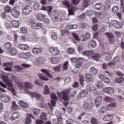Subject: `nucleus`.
Instances as JSON below:
<instances>
[{
  "label": "nucleus",
  "mask_w": 124,
  "mask_h": 124,
  "mask_svg": "<svg viewBox=\"0 0 124 124\" xmlns=\"http://www.w3.org/2000/svg\"><path fill=\"white\" fill-rule=\"evenodd\" d=\"M36 18L39 21H44L45 20V16L42 14H39L36 16Z\"/></svg>",
  "instance_id": "nucleus-22"
},
{
  "label": "nucleus",
  "mask_w": 124,
  "mask_h": 124,
  "mask_svg": "<svg viewBox=\"0 0 124 124\" xmlns=\"http://www.w3.org/2000/svg\"><path fill=\"white\" fill-rule=\"evenodd\" d=\"M73 93H76V92L74 91V90L72 88L59 92L58 96L64 101H68L69 100V94H73Z\"/></svg>",
  "instance_id": "nucleus-1"
},
{
  "label": "nucleus",
  "mask_w": 124,
  "mask_h": 124,
  "mask_svg": "<svg viewBox=\"0 0 124 124\" xmlns=\"http://www.w3.org/2000/svg\"><path fill=\"white\" fill-rule=\"evenodd\" d=\"M50 97L52 98L51 100L50 101V102L52 105V106L55 107V105H56V101L58 100V97L57 96V95L54 93H51L50 94Z\"/></svg>",
  "instance_id": "nucleus-8"
},
{
  "label": "nucleus",
  "mask_w": 124,
  "mask_h": 124,
  "mask_svg": "<svg viewBox=\"0 0 124 124\" xmlns=\"http://www.w3.org/2000/svg\"><path fill=\"white\" fill-rule=\"evenodd\" d=\"M85 79H86L87 82H91L93 80V78H92V75L86 74L85 75Z\"/></svg>",
  "instance_id": "nucleus-41"
},
{
  "label": "nucleus",
  "mask_w": 124,
  "mask_h": 124,
  "mask_svg": "<svg viewBox=\"0 0 124 124\" xmlns=\"http://www.w3.org/2000/svg\"><path fill=\"white\" fill-rule=\"evenodd\" d=\"M68 65H69V64L68 63V61L66 62L63 64L62 69L63 71L65 70H67V68L68 67Z\"/></svg>",
  "instance_id": "nucleus-48"
},
{
  "label": "nucleus",
  "mask_w": 124,
  "mask_h": 124,
  "mask_svg": "<svg viewBox=\"0 0 124 124\" xmlns=\"http://www.w3.org/2000/svg\"><path fill=\"white\" fill-rule=\"evenodd\" d=\"M0 99L3 102H6L7 103L8 102H9L10 100H11V97L8 95L2 94L0 95Z\"/></svg>",
  "instance_id": "nucleus-9"
},
{
  "label": "nucleus",
  "mask_w": 124,
  "mask_h": 124,
  "mask_svg": "<svg viewBox=\"0 0 124 124\" xmlns=\"http://www.w3.org/2000/svg\"><path fill=\"white\" fill-rule=\"evenodd\" d=\"M5 27L6 29H7V30L12 29V25L9 23H5Z\"/></svg>",
  "instance_id": "nucleus-58"
},
{
  "label": "nucleus",
  "mask_w": 124,
  "mask_h": 124,
  "mask_svg": "<svg viewBox=\"0 0 124 124\" xmlns=\"http://www.w3.org/2000/svg\"><path fill=\"white\" fill-rule=\"evenodd\" d=\"M32 53H33L34 55H39V54L42 53V48L34 47L32 49Z\"/></svg>",
  "instance_id": "nucleus-13"
},
{
  "label": "nucleus",
  "mask_w": 124,
  "mask_h": 124,
  "mask_svg": "<svg viewBox=\"0 0 124 124\" xmlns=\"http://www.w3.org/2000/svg\"><path fill=\"white\" fill-rule=\"evenodd\" d=\"M32 110L33 112L34 115H35L36 116L40 114V111L38 109L32 108Z\"/></svg>",
  "instance_id": "nucleus-54"
},
{
  "label": "nucleus",
  "mask_w": 124,
  "mask_h": 124,
  "mask_svg": "<svg viewBox=\"0 0 124 124\" xmlns=\"http://www.w3.org/2000/svg\"><path fill=\"white\" fill-rule=\"evenodd\" d=\"M107 107L104 106L102 107L99 110V114H104L105 112L107 111Z\"/></svg>",
  "instance_id": "nucleus-38"
},
{
  "label": "nucleus",
  "mask_w": 124,
  "mask_h": 124,
  "mask_svg": "<svg viewBox=\"0 0 124 124\" xmlns=\"http://www.w3.org/2000/svg\"><path fill=\"white\" fill-rule=\"evenodd\" d=\"M2 78L4 83H6L8 86L7 90H9L13 95L16 96V95H17V92H16V90H15L14 87H13V84H12V80L9 79L8 76L6 75L2 76Z\"/></svg>",
  "instance_id": "nucleus-2"
},
{
  "label": "nucleus",
  "mask_w": 124,
  "mask_h": 124,
  "mask_svg": "<svg viewBox=\"0 0 124 124\" xmlns=\"http://www.w3.org/2000/svg\"><path fill=\"white\" fill-rule=\"evenodd\" d=\"M43 26V24L40 22L35 23L32 22L31 28L33 30H39Z\"/></svg>",
  "instance_id": "nucleus-5"
},
{
  "label": "nucleus",
  "mask_w": 124,
  "mask_h": 124,
  "mask_svg": "<svg viewBox=\"0 0 124 124\" xmlns=\"http://www.w3.org/2000/svg\"><path fill=\"white\" fill-rule=\"evenodd\" d=\"M9 53L12 55V56H16V55H17V51L15 48L11 49L10 50Z\"/></svg>",
  "instance_id": "nucleus-46"
},
{
  "label": "nucleus",
  "mask_w": 124,
  "mask_h": 124,
  "mask_svg": "<svg viewBox=\"0 0 124 124\" xmlns=\"http://www.w3.org/2000/svg\"><path fill=\"white\" fill-rule=\"evenodd\" d=\"M90 38L91 34L90 33H87L85 35H81V38L82 41H86V40H88V39Z\"/></svg>",
  "instance_id": "nucleus-19"
},
{
  "label": "nucleus",
  "mask_w": 124,
  "mask_h": 124,
  "mask_svg": "<svg viewBox=\"0 0 124 124\" xmlns=\"http://www.w3.org/2000/svg\"><path fill=\"white\" fill-rule=\"evenodd\" d=\"M104 100L106 101V102H114V99L110 96L105 97Z\"/></svg>",
  "instance_id": "nucleus-33"
},
{
  "label": "nucleus",
  "mask_w": 124,
  "mask_h": 124,
  "mask_svg": "<svg viewBox=\"0 0 124 124\" xmlns=\"http://www.w3.org/2000/svg\"><path fill=\"white\" fill-rule=\"evenodd\" d=\"M104 87V84L101 80H98L97 82V88L98 89H102Z\"/></svg>",
  "instance_id": "nucleus-34"
},
{
  "label": "nucleus",
  "mask_w": 124,
  "mask_h": 124,
  "mask_svg": "<svg viewBox=\"0 0 124 124\" xmlns=\"http://www.w3.org/2000/svg\"><path fill=\"white\" fill-rule=\"evenodd\" d=\"M83 55L85 56H93V54H94V52L93 50L90 51H85L83 52Z\"/></svg>",
  "instance_id": "nucleus-28"
},
{
  "label": "nucleus",
  "mask_w": 124,
  "mask_h": 124,
  "mask_svg": "<svg viewBox=\"0 0 124 124\" xmlns=\"http://www.w3.org/2000/svg\"><path fill=\"white\" fill-rule=\"evenodd\" d=\"M92 57L93 60H95V61H98V60H99V58H100L99 54L97 53L93 54Z\"/></svg>",
  "instance_id": "nucleus-49"
},
{
  "label": "nucleus",
  "mask_w": 124,
  "mask_h": 124,
  "mask_svg": "<svg viewBox=\"0 0 124 124\" xmlns=\"http://www.w3.org/2000/svg\"><path fill=\"white\" fill-rule=\"evenodd\" d=\"M80 1L81 0H72L71 2L73 5H78Z\"/></svg>",
  "instance_id": "nucleus-57"
},
{
  "label": "nucleus",
  "mask_w": 124,
  "mask_h": 124,
  "mask_svg": "<svg viewBox=\"0 0 124 124\" xmlns=\"http://www.w3.org/2000/svg\"><path fill=\"white\" fill-rule=\"evenodd\" d=\"M102 102V97L101 96H98L95 100V104L96 107H98Z\"/></svg>",
  "instance_id": "nucleus-17"
},
{
  "label": "nucleus",
  "mask_w": 124,
  "mask_h": 124,
  "mask_svg": "<svg viewBox=\"0 0 124 124\" xmlns=\"http://www.w3.org/2000/svg\"><path fill=\"white\" fill-rule=\"evenodd\" d=\"M31 56V54L30 52H26L23 54V58L24 59H29Z\"/></svg>",
  "instance_id": "nucleus-55"
},
{
  "label": "nucleus",
  "mask_w": 124,
  "mask_h": 124,
  "mask_svg": "<svg viewBox=\"0 0 124 124\" xmlns=\"http://www.w3.org/2000/svg\"><path fill=\"white\" fill-rule=\"evenodd\" d=\"M110 8V2H109V1L106 2L104 4V9L108 11Z\"/></svg>",
  "instance_id": "nucleus-32"
},
{
  "label": "nucleus",
  "mask_w": 124,
  "mask_h": 124,
  "mask_svg": "<svg viewBox=\"0 0 124 124\" xmlns=\"http://www.w3.org/2000/svg\"><path fill=\"white\" fill-rule=\"evenodd\" d=\"M53 69L56 72H60L62 70V65L54 67Z\"/></svg>",
  "instance_id": "nucleus-51"
},
{
  "label": "nucleus",
  "mask_w": 124,
  "mask_h": 124,
  "mask_svg": "<svg viewBox=\"0 0 124 124\" xmlns=\"http://www.w3.org/2000/svg\"><path fill=\"white\" fill-rule=\"evenodd\" d=\"M20 31L21 33H27L28 32V29L26 27H21Z\"/></svg>",
  "instance_id": "nucleus-52"
},
{
  "label": "nucleus",
  "mask_w": 124,
  "mask_h": 124,
  "mask_svg": "<svg viewBox=\"0 0 124 124\" xmlns=\"http://www.w3.org/2000/svg\"><path fill=\"white\" fill-rule=\"evenodd\" d=\"M38 76H39L40 79H42V80H44L45 81H48V80H49L48 78L46 77L42 74L39 73Z\"/></svg>",
  "instance_id": "nucleus-39"
},
{
  "label": "nucleus",
  "mask_w": 124,
  "mask_h": 124,
  "mask_svg": "<svg viewBox=\"0 0 124 124\" xmlns=\"http://www.w3.org/2000/svg\"><path fill=\"white\" fill-rule=\"evenodd\" d=\"M12 116L14 118H15L16 119H18L19 117H20V113L18 112H14L12 114Z\"/></svg>",
  "instance_id": "nucleus-61"
},
{
  "label": "nucleus",
  "mask_w": 124,
  "mask_h": 124,
  "mask_svg": "<svg viewBox=\"0 0 124 124\" xmlns=\"http://www.w3.org/2000/svg\"><path fill=\"white\" fill-rule=\"evenodd\" d=\"M40 118L44 121H46L47 120V115L46 113L43 112L40 115Z\"/></svg>",
  "instance_id": "nucleus-44"
},
{
  "label": "nucleus",
  "mask_w": 124,
  "mask_h": 124,
  "mask_svg": "<svg viewBox=\"0 0 124 124\" xmlns=\"http://www.w3.org/2000/svg\"><path fill=\"white\" fill-rule=\"evenodd\" d=\"M67 52L68 54H73L74 53V49L69 47L67 49Z\"/></svg>",
  "instance_id": "nucleus-63"
},
{
  "label": "nucleus",
  "mask_w": 124,
  "mask_h": 124,
  "mask_svg": "<svg viewBox=\"0 0 124 124\" xmlns=\"http://www.w3.org/2000/svg\"><path fill=\"white\" fill-rule=\"evenodd\" d=\"M11 14L15 18H18L20 16V12L16 9H14L12 11Z\"/></svg>",
  "instance_id": "nucleus-14"
},
{
  "label": "nucleus",
  "mask_w": 124,
  "mask_h": 124,
  "mask_svg": "<svg viewBox=\"0 0 124 124\" xmlns=\"http://www.w3.org/2000/svg\"><path fill=\"white\" fill-rule=\"evenodd\" d=\"M44 94L46 95H47V94H50V89H49V87L47 86V85H46L45 86V88H44Z\"/></svg>",
  "instance_id": "nucleus-29"
},
{
  "label": "nucleus",
  "mask_w": 124,
  "mask_h": 124,
  "mask_svg": "<svg viewBox=\"0 0 124 124\" xmlns=\"http://www.w3.org/2000/svg\"><path fill=\"white\" fill-rule=\"evenodd\" d=\"M103 92L106 93H110L111 94L114 93V90H113L111 87H106L104 88L103 89Z\"/></svg>",
  "instance_id": "nucleus-16"
},
{
  "label": "nucleus",
  "mask_w": 124,
  "mask_h": 124,
  "mask_svg": "<svg viewBox=\"0 0 124 124\" xmlns=\"http://www.w3.org/2000/svg\"><path fill=\"white\" fill-rule=\"evenodd\" d=\"M27 93L32 96V97H36L37 99H40V98L41 97V94L36 92H30L28 91Z\"/></svg>",
  "instance_id": "nucleus-11"
},
{
  "label": "nucleus",
  "mask_w": 124,
  "mask_h": 124,
  "mask_svg": "<svg viewBox=\"0 0 124 124\" xmlns=\"http://www.w3.org/2000/svg\"><path fill=\"white\" fill-rule=\"evenodd\" d=\"M51 36L53 40H57L58 39V34H57L56 32L52 33Z\"/></svg>",
  "instance_id": "nucleus-50"
},
{
  "label": "nucleus",
  "mask_w": 124,
  "mask_h": 124,
  "mask_svg": "<svg viewBox=\"0 0 124 124\" xmlns=\"http://www.w3.org/2000/svg\"><path fill=\"white\" fill-rule=\"evenodd\" d=\"M18 47L19 49L23 51H27V50L30 49V46L27 45L20 44L18 45Z\"/></svg>",
  "instance_id": "nucleus-18"
},
{
  "label": "nucleus",
  "mask_w": 124,
  "mask_h": 124,
  "mask_svg": "<svg viewBox=\"0 0 124 124\" xmlns=\"http://www.w3.org/2000/svg\"><path fill=\"white\" fill-rule=\"evenodd\" d=\"M33 87V85H32L31 83H30V82H24L25 89H26L27 90H31Z\"/></svg>",
  "instance_id": "nucleus-21"
},
{
  "label": "nucleus",
  "mask_w": 124,
  "mask_h": 124,
  "mask_svg": "<svg viewBox=\"0 0 124 124\" xmlns=\"http://www.w3.org/2000/svg\"><path fill=\"white\" fill-rule=\"evenodd\" d=\"M95 8L97 10H100L102 8V5L100 3H98L95 5Z\"/></svg>",
  "instance_id": "nucleus-53"
},
{
  "label": "nucleus",
  "mask_w": 124,
  "mask_h": 124,
  "mask_svg": "<svg viewBox=\"0 0 124 124\" xmlns=\"http://www.w3.org/2000/svg\"><path fill=\"white\" fill-rule=\"evenodd\" d=\"M82 62H84V59L82 58H78L76 64L77 68H80L82 64Z\"/></svg>",
  "instance_id": "nucleus-20"
},
{
  "label": "nucleus",
  "mask_w": 124,
  "mask_h": 124,
  "mask_svg": "<svg viewBox=\"0 0 124 124\" xmlns=\"http://www.w3.org/2000/svg\"><path fill=\"white\" fill-rule=\"evenodd\" d=\"M97 71L98 70L95 69L93 66H92L90 69V72L91 74H92V75H95L96 74H97Z\"/></svg>",
  "instance_id": "nucleus-24"
},
{
  "label": "nucleus",
  "mask_w": 124,
  "mask_h": 124,
  "mask_svg": "<svg viewBox=\"0 0 124 124\" xmlns=\"http://www.w3.org/2000/svg\"><path fill=\"white\" fill-rule=\"evenodd\" d=\"M60 61L58 59L57 57H52L50 59V62L52 64H57Z\"/></svg>",
  "instance_id": "nucleus-27"
},
{
  "label": "nucleus",
  "mask_w": 124,
  "mask_h": 124,
  "mask_svg": "<svg viewBox=\"0 0 124 124\" xmlns=\"http://www.w3.org/2000/svg\"><path fill=\"white\" fill-rule=\"evenodd\" d=\"M113 119V117L110 115H107L104 117L103 120L104 121L107 122L109 121H111Z\"/></svg>",
  "instance_id": "nucleus-37"
},
{
  "label": "nucleus",
  "mask_w": 124,
  "mask_h": 124,
  "mask_svg": "<svg viewBox=\"0 0 124 124\" xmlns=\"http://www.w3.org/2000/svg\"><path fill=\"white\" fill-rule=\"evenodd\" d=\"M115 81H116V83L120 84V83H122V82H124V79L123 78L119 77L118 78H116Z\"/></svg>",
  "instance_id": "nucleus-56"
},
{
  "label": "nucleus",
  "mask_w": 124,
  "mask_h": 124,
  "mask_svg": "<svg viewBox=\"0 0 124 124\" xmlns=\"http://www.w3.org/2000/svg\"><path fill=\"white\" fill-rule=\"evenodd\" d=\"M111 24L112 26H113L116 29H122V27H123V24H122V23L116 20H113L111 21Z\"/></svg>",
  "instance_id": "nucleus-6"
},
{
  "label": "nucleus",
  "mask_w": 124,
  "mask_h": 124,
  "mask_svg": "<svg viewBox=\"0 0 124 124\" xmlns=\"http://www.w3.org/2000/svg\"><path fill=\"white\" fill-rule=\"evenodd\" d=\"M91 122L92 124H98L99 123L98 119L95 117H92Z\"/></svg>",
  "instance_id": "nucleus-45"
},
{
  "label": "nucleus",
  "mask_w": 124,
  "mask_h": 124,
  "mask_svg": "<svg viewBox=\"0 0 124 124\" xmlns=\"http://www.w3.org/2000/svg\"><path fill=\"white\" fill-rule=\"evenodd\" d=\"M19 105L21 107H23V108H28L29 107V105L27 103H25L23 101L20 100L19 101Z\"/></svg>",
  "instance_id": "nucleus-26"
},
{
  "label": "nucleus",
  "mask_w": 124,
  "mask_h": 124,
  "mask_svg": "<svg viewBox=\"0 0 124 124\" xmlns=\"http://www.w3.org/2000/svg\"><path fill=\"white\" fill-rule=\"evenodd\" d=\"M11 46L12 45L10 42H7L4 45V47L8 50H9L10 49H11Z\"/></svg>",
  "instance_id": "nucleus-43"
},
{
  "label": "nucleus",
  "mask_w": 124,
  "mask_h": 124,
  "mask_svg": "<svg viewBox=\"0 0 124 124\" xmlns=\"http://www.w3.org/2000/svg\"><path fill=\"white\" fill-rule=\"evenodd\" d=\"M4 11L5 13H11L12 11V7L10 6H6L4 8Z\"/></svg>",
  "instance_id": "nucleus-31"
},
{
  "label": "nucleus",
  "mask_w": 124,
  "mask_h": 124,
  "mask_svg": "<svg viewBox=\"0 0 124 124\" xmlns=\"http://www.w3.org/2000/svg\"><path fill=\"white\" fill-rule=\"evenodd\" d=\"M41 71L47 77H52V75L49 73V70L42 69L41 70Z\"/></svg>",
  "instance_id": "nucleus-25"
},
{
  "label": "nucleus",
  "mask_w": 124,
  "mask_h": 124,
  "mask_svg": "<svg viewBox=\"0 0 124 124\" xmlns=\"http://www.w3.org/2000/svg\"><path fill=\"white\" fill-rule=\"evenodd\" d=\"M87 94H88V92L86 90H84L81 91L78 94V96L79 97H84V96H86V95Z\"/></svg>",
  "instance_id": "nucleus-35"
},
{
  "label": "nucleus",
  "mask_w": 124,
  "mask_h": 124,
  "mask_svg": "<svg viewBox=\"0 0 124 124\" xmlns=\"http://www.w3.org/2000/svg\"><path fill=\"white\" fill-rule=\"evenodd\" d=\"M72 35L74 37V38H75V39H76V40H77V41H80V39L79 38V36H78V35L75 33H72Z\"/></svg>",
  "instance_id": "nucleus-60"
},
{
  "label": "nucleus",
  "mask_w": 124,
  "mask_h": 124,
  "mask_svg": "<svg viewBox=\"0 0 124 124\" xmlns=\"http://www.w3.org/2000/svg\"><path fill=\"white\" fill-rule=\"evenodd\" d=\"M105 35L108 36V41L111 44L114 43V34L112 33H105Z\"/></svg>",
  "instance_id": "nucleus-12"
},
{
  "label": "nucleus",
  "mask_w": 124,
  "mask_h": 124,
  "mask_svg": "<svg viewBox=\"0 0 124 124\" xmlns=\"http://www.w3.org/2000/svg\"><path fill=\"white\" fill-rule=\"evenodd\" d=\"M32 11V8L31 6L27 5L22 10V13L24 15H29Z\"/></svg>",
  "instance_id": "nucleus-7"
},
{
  "label": "nucleus",
  "mask_w": 124,
  "mask_h": 124,
  "mask_svg": "<svg viewBox=\"0 0 124 124\" xmlns=\"http://www.w3.org/2000/svg\"><path fill=\"white\" fill-rule=\"evenodd\" d=\"M12 26L14 27V28H18L19 26H20V23L18 20H14L11 21Z\"/></svg>",
  "instance_id": "nucleus-23"
},
{
  "label": "nucleus",
  "mask_w": 124,
  "mask_h": 124,
  "mask_svg": "<svg viewBox=\"0 0 124 124\" xmlns=\"http://www.w3.org/2000/svg\"><path fill=\"white\" fill-rule=\"evenodd\" d=\"M48 52L53 56H58V55H60V50L57 47H49L48 48Z\"/></svg>",
  "instance_id": "nucleus-4"
},
{
  "label": "nucleus",
  "mask_w": 124,
  "mask_h": 124,
  "mask_svg": "<svg viewBox=\"0 0 124 124\" xmlns=\"http://www.w3.org/2000/svg\"><path fill=\"white\" fill-rule=\"evenodd\" d=\"M5 115H4V120L5 121V122H8L9 120V117H8V111H6L4 112Z\"/></svg>",
  "instance_id": "nucleus-47"
},
{
  "label": "nucleus",
  "mask_w": 124,
  "mask_h": 124,
  "mask_svg": "<svg viewBox=\"0 0 124 124\" xmlns=\"http://www.w3.org/2000/svg\"><path fill=\"white\" fill-rule=\"evenodd\" d=\"M34 10L38 11L40 10V4L39 3H35L33 6Z\"/></svg>",
  "instance_id": "nucleus-36"
},
{
  "label": "nucleus",
  "mask_w": 124,
  "mask_h": 124,
  "mask_svg": "<svg viewBox=\"0 0 124 124\" xmlns=\"http://www.w3.org/2000/svg\"><path fill=\"white\" fill-rule=\"evenodd\" d=\"M13 62H7L2 63V65L4 66V67H8V66H12L13 65Z\"/></svg>",
  "instance_id": "nucleus-40"
},
{
  "label": "nucleus",
  "mask_w": 124,
  "mask_h": 124,
  "mask_svg": "<svg viewBox=\"0 0 124 124\" xmlns=\"http://www.w3.org/2000/svg\"><path fill=\"white\" fill-rule=\"evenodd\" d=\"M61 34L62 35H68L69 34V31L65 30H62Z\"/></svg>",
  "instance_id": "nucleus-62"
},
{
  "label": "nucleus",
  "mask_w": 124,
  "mask_h": 124,
  "mask_svg": "<svg viewBox=\"0 0 124 124\" xmlns=\"http://www.w3.org/2000/svg\"><path fill=\"white\" fill-rule=\"evenodd\" d=\"M48 15L50 17H51L53 20H58L59 17H60V15L56 11H53L49 14Z\"/></svg>",
  "instance_id": "nucleus-10"
},
{
  "label": "nucleus",
  "mask_w": 124,
  "mask_h": 124,
  "mask_svg": "<svg viewBox=\"0 0 124 124\" xmlns=\"http://www.w3.org/2000/svg\"><path fill=\"white\" fill-rule=\"evenodd\" d=\"M71 82V78L70 77H66L65 78L64 82L67 83V84H68V83H70Z\"/></svg>",
  "instance_id": "nucleus-64"
},
{
  "label": "nucleus",
  "mask_w": 124,
  "mask_h": 124,
  "mask_svg": "<svg viewBox=\"0 0 124 124\" xmlns=\"http://www.w3.org/2000/svg\"><path fill=\"white\" fill-rule=\"evenodd\" d=\"M14 68H15L17 72H22V71H23V69H24V68L19 65L14 66Z\"/></svg>",
  "instance_id": "nucleus-42"
},
{
  "label": "nucleus",
  "mask_w": 124,
  "mask_h": 124,
  "mask_svg": "<svg viewBox=\"0 0 124 124\" xmlns=\"http://www.w3.org/2000/svg\"><path fill=\"white\" fill-rule=\"evenodd\" d=\"M62 4H63L65 7L68 8L69 15H74V10H75V8L71 5L69 1L67 0H63L62 1Z\"/></svg>",
  "instance_id": "nucleus-3"
},
{
  "label": "nucleus",
  "mask_w": 124,
  "mask_h": 124,
  "mask_svg": "<svg viewBox=\"0 0 124 124\" xmlns=\"http://www.w3.org/2000/svg\"><path fill=\"white\" fill-rule=\"evenodd\" d=\"M89 46L90 48H94L96 46V42L93 40H91L89 44Z\"/></svg>",
  "instance_id": "nucleus-30"
},
{
  "label": "nucleus",
  "mask_w": 124,
  "mask_h": 124,
  "mask_svg": "<svg viewBox=\"0 0 124 124\" xmlns=\"http://www.w3.org/2000/svg\"><path fill=\"white\" fill-rule=\"evenodd\" d=\"M82 108L85 110V111H90L93 108V106L89 105V103L85 102L82 105Z\"/></svg>",
  "instance_id": "nucleus-15"
},
{
  "label": "nucleus",
  "mask_w": 124,
  "mask_h": 124,
  "mask_svg": "<svg viewBox=\"0 0 124 124\" xmlns=\"http://www.w3.org/2000/svg\"><path fill=\"white\" fill-rule=\"evenodd\" d=\"M12 108L13 109H15V110H17V109L19 108V106L16 104V102H13L12 103Z\"/></svg>",
  "instance_id": "nucleus-59"
}]
</instances>
